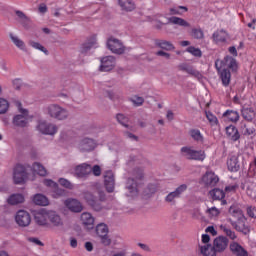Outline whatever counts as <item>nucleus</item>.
I'll list each match as a JSON object with an SVG mask.
<instances>
[{"label":"nucleus","mask_w":256,"mask_h":256,"mask_svg":"<svg viewBox=\"0 0 256 256\" xmlns=\"http://www.w3.org/2000/svg\"><path fill=\"white\" fill-rule=\"evenodd\" d=\"M141 181H143V169L136 168L133 170V177L128 178L126 182V189L128 193L127 197H132L135 199L139 195V186L141 185Z\"/></svg>","instance_id":"f257e3e1"},{"label":"nucleus","mask_w":256,"mask_h":256,"mask_svg":"<svg viewBox=\"0 0 256 256\" xmlns=\"http://www.w3.org/2000/svg\"><path fill=\"white\" fill-rule=\"evenodd\" d=\"M199 251L203 256H217V253L225 251V236L215 238L213 246H211V244L199 246Z\"/></svg>","instance_id":"f03ea898"},{"label":"nucleus","mask_w":256,"mask_h":256,"mask_svg":"<svg viewBox=\"0 0 256 256\" xmlns=\"http://www.w3.org/2000/svg\"><path fill=\"white\" fill-rule=\"evenodd\" d=\"M44 111L50 119H55L56 121H66V119H69V110L59 104H50L45 107Z\"/></svg>","instance_id":"7ed1b4c3"},{"label":"nucleus","mask_w":256,"mask_h":256,"mask_svg":"<svg viewBox=\"0 0 256 256\" xmlns=\"http://www.w3.org/2000/svg\"><path fill=\"white\" fill-rule=\"evenodd\" d=\"M229 214L235 219V220H233L230 218V223H232L233 227H235V229H237V231H240L244 235H249V227L243 226L241 228V226L238 225V224L243 223V221H245V216L243 215V211H241V209L237 208V206H232L229 209Z\"/></svg>","instance_id":"20e7f679"},{"label":"nucleus","mask_w":256,"mask_h":256,"mask_svg":"<svg viewBox=\"0 0 256 256\" xmlns=\"http://www.w3.org/2000/svg\"><path fill=\"white\" fill-rule=\"evenodd\" d=\"M83 199L86 201L87 205L93 209V211H103L105 209V206H103V202L105 201V193L99 192V201L97 200V197L93 195V193L86 191L83 192Z\"/></svg>","instance_id":"39448f33"},{"label":"nucleus","mask_w":256,"mask_h":256,"mask_svg":"<svg viewBox=\"0 0 256 256\" xmlns=\"http://www.w3.org/2000/svg\"><path fill=\"white\" fill-rule=\"evenodd\" d=\"M180 155L189 161H205L206 157L205 151L195 150L191 146H183L180 149Z\"/></svg>","instance_id":"423d86ee"},{"label":"nucleus","mask_w":256,"mask_h":256,"mask_svg":"<svg viewBox=\"0 0 256 256\" xmlns=\"http://www.w3.org/2000/svg\"><path fill=\"white\" fill-rule=\"evenodd\" d=\"M38 131L43 135H55L59 131L57 125L53 123H48L45 120H40L37 125Z\"/></svg>","instance_id":"0eeeda50"},{"label":"nucleus","mask_w":256,"mask_h":256,"mask_svg":"<svg viewBox=\"0 0 256 256\" xmlns=\"http://www.w3.org/2000/svg\"><path fill=\"white\" fill-rule=\"evenodd\" d=\"M96 234L101 239V243L105 245V247H109L111 245V240L109 239V227L107 224L100 223L96 226Z\"/></svg>","instance_id":"6e6552de"},{"label":"nucleus","mask_w":256,"mask_h":256,"mask_svg":"<svg viewBox=\"0 0 256 256\" xmlns=\"http://www.w3.org/2000/svg\"><path fill=\"white\" fill-rule=\"evenodd\" d=\"M238 70L239 64L237 63V60L233 57H226V85L229 84V81H231V75H233V73H235Z\"/></svg>","instance_id":"1a4fd4ad"},{"label":"nucleus","mask_w":256,"mask_h":256,"mask_svg":"<svg viewBox=\"0 0 256 256\" xmlns=\"http://www.w3.org/2000/svg\"><path fill=\"white\" fill-rule=\"evenodd\" d=\"M27 177V170L25 169V166L18 164L14 167L13 171V179L15 185H21L25 183V179Z\"/></svg>","instance_id":"9d476101"},{"label":"nucleus","mask_w":256,"mask_h":256,"mask_svg":"<svg viewBox=\"0 0 256 256\" xmlns=\"http://www.w3.org/2000/svg\"><path fill=\"white\" fill-rule=\"evenodd\" d=\"M15 221L19 227H29L31 225V214L26 210H18Z\"/></svg>","instance_id":"9b49d317"},{"label":"nucleus","mask_w":256,"mask_h":256,"mask_svg":"<svg viewBox=\"0 0 256 256\" xmlns=\"http://www.w3.org/2000/svg\"><path fill=\"white\" fill-rule=\"evenodd\" d=\"M187 191V184H181L174 191L170 192L164 199L166 203H175V199H179L182 194Z\"/></svg>","instance_id":"f8f14e48"},{"label":"nucleus","mask_w":256,"mask_h":256,"mask_svg":"<svg viewBox=\"0 0 256 256\" xmlns=\"http://www.w3.org/2000/svg\"><path fill=\"white\" fill-rule=\"evenodd\" d=\"M201 183L205 185V187H215V185L219 183V176L214 174L213 171H207L202 176Z\"/></svg>","instance_id":"ddd939ff"},{"label":"nucleus","mask_w":256,"mask_h":256,"mask_svg":"<svg viewBox=\"0 0 256 256\" xmlns=\"http://www.w3.org/2000/svg\"><path fill=\"white\" fill-rule=\"evenodd\" d=\"M108 49L112 51V53H116V55H123L125 53V46L123 43L119 41V39L111 38L107 42Z\"/></svg>","instance_id":"4468645a"},{"label":"nucleus","mask_w":256,"mask_h":256,"mask_svg":"<svg viewBox=\"0 0 256 256\" xmlns=\"http://www.w3.org/2000/svg\"><path fill=\"white\" fill-rule=\"evenodd\" d=\"M34 221L37 225L45 226L47 225V220L49 219V210L40 209L34 212Z\"/></svg>","instance_id":"2eb2a0df"},{"label":"nucleus","mask_w":256,"mask_h":256,"mask_svg":"<svg viewBox=\"0 0 256 256\" xmlns=\"http://www.w3.org/2000/svg\"><path fill=\"white\" fill-rule=\"evenodd\" d=\"M96 147L97 143L91 138H84L78 144V149L82 153H89V151H93Z\"/></svg>","instance_id":"dca6fc26"},{"label":"nucleus","mask_w":256,"mask_h":256,"mask_svg":"<svg viewBox=\"0 0 256 256\" xmlns=\"http://www.w3.org/2000/svg\"><path fill=\"white\" fill-rule=\"evenodd\" d=\"M104 185L108 193L115 191V174H113V171L108 170L104 173Z\"/></svg>","instance_id":"f3484780"},{"label":"nucleus","mask_w":256,"mask_h":256,"mask_svg":"<svg viewBox=\"0 0 256 256\" xmlns=\"http://www.w3.org/2000/svg\"><path fill=\"white\" fill-rule=\"evenodd\" d=\"M80 221L85 229L91 230L95 227V217L89 212H83Z\"/></svg>","instance_id":"a211bd4d"},{"label":"nucleus","mask_w":256,"mask_h":256,"mask_svg":"<svg viewBox=\"0 0 256 256\" xmlns=\"http://www.w3.org/2000/svg\"><path fill=\"white\" fill-rule=\"evenodd\" d=\"M29 121V111L23 110L21 114L14 116L13 125L16 127H27Z\"/></svg>","instance_id":"6ab92c4d"},{"label":"nucleus","mask_w":256,"mask_h":256,"mask_svg":"<svg viewBox=\"0 0 256 256\" xmlns=\"http://www.w3.org/2000/svg\"><path fill=\"white\" fill-rule=\"evenodd\" d=\"M74 175L79 178L88 177V175H91V165L87 163H82L75 166Z\"/></svg>","instance_id":"aec40b11"},{"label":"nucleus","mask_w":256,"mask_h":256,"mask_svg":"<svg viewBox=\"0 0 256 256\" xmlns=\"http://www.w3.org/2000/svg\"><path fill=\"white\" fill-rule=\"evenodd\" d=\"M64 205L72 213H81V211H83V204H81L77 199H67L64 202Z\"/></svg>","instance_id":"412c9836"},{"label":"nucleus","mask_w":256,"mask_h":256,"mask_svg":"<svg viewBox=\"0 0 256 256\" xmlns=\"http://www.w3.org/2000/svg\"><path fill=\"white\" fill-rule=\"evenodd\" d=\"M113 67H115V57L106 56L101 59L100 71H112Z\"/></svg>","instance_id":"4be33fe9"},{"label":"nucleus","mask_w":256,"mask_h":256,"mask_svg":"<svg viewBox=\"0 0 256 256\" xmlns=\"http://www.w3.org/2000/svg\"><path fill=\"white\" fill-rule=\"evenodd\" d=\"M154 43L158 49H162L163 51H175V45H173L171 41L156 39Z\"/></svg>","instance_id":"5701e85b"},{"label":"nucleus","mask_w":256,"mask_h":256,"mask_svg":"<svg viewBox=\"0 0 256 256\" xmlns=\"http://www.w3.org/2000/svg\"><path fill=\"white\" fill-rule=\"evenodd\" d=\"M48 219L54 227H61L63 225V220L61 219V216L57 214V212L53 210H48Z\"/></svg>","instance_id":"b1692460"},{"label":"nucleus","mask_w":256,"mask_h":256,"mask_svg":"<svg viewBox=\"0 0 256 256\" xmlns=\"http://www.w3.org/2000/svg\"><path fill=\"white\" fill-rule=\"evenodd\" d=\"M210 197L214 201H221L222 205H225V192L219 188H214L209 192Z\"/></svg>","instance_id":"393cba45"},{"label":"nucleus","mask_w":256,"mask_h":256,"mask_svg":"<svg viewBox=\"0 0 256 256\" xmlns=\"http://www.w3.org/2000/svg\"><path fill=\"white\" fill-rule=\"evenodd\" d=\"M93 48H97L96 38H92L90 41L84 43L80 48V52L82 53V55H87V53H89V51H91V49Z\"/></svg>","instance_id":"a878e982"},{"label":"nucleus","mask_w":256,"mask_h":256,"mask_svg":"<svg viewBox=\"0 0 256 256\" xmlns=\"http://www.w3.org/2000/svg\"><path fill=\"white\" fill-rule=\"evenodd\" d=\"M118 4L122 11H135V2L133 0H118Z\"/></svg>","instance_id":"bb28decb"},{"label":"nucleus","mask_w":256,"mask_h":256,"mask_svg":"<svg viewBox=\"0 0 256 256\" xmlns=\"http://www.w3.org/2000/svg\"><path fill=\"white\" fill-rule=\"evenodd\" d=\"M215 67L220 75V79L222 81V85L225 86V62L223 60H216Z\"/></svg>","instance_id":"cd10ccee"},{"label":"nucleus","mask_w":256,"mask_h":256,"mask_svg":"<svg viewBox=\"0 0 256 256\" xmlns=\"http://www.w3.org/2000/svg\"><path fill=\"white\" fill-rule=\"evenodd\" d=\"M188 134L191 139H193V141H195L196 143H203V141L205 140L203 134H201V130L199 129L192 128L189 130Z\"/></svg>","instance_id":"c85d7f7f"},{"label":"nucleus","mask_w":256,"mask_h":256,"mask_svg":"<svg viewBox=\"0 0 256 256\" xmlns=\"http://www.w3.org/2000/svg\"><path fill=\"white\" fill-rule=\"evenodd\" d=\"M12 43L20 49V51H27V47L25 46V42L21 40L18 36L14 35L13 33H10L9 35Z\"/></svg>","instance_id":"c756f323"},{"label":"nucleus","mask_w":256,"mask_h":256,"mask_svg":"<svg viewBox=\"0 0 256 256\" xmlns=\"http://www.w3.org/2000/svg\"><path fill=\"white\" fill-rule=\"evenodd\" d=\"M226 135L231 141H238L240 137L239 131L237 130V128H235V126L226 127Z\"/></svg>","instance_id":"7c9ffc66"},{"label":"nucleus","mask_w":256,"mask_h":256,"mask_svg":"<svg viewBox=\"0 0 256 256\" xmlns=\"http://www.w3.org/2000/svg\"><path fill=\"white\" fill-rule=\"evenodd\" d=\"M230 250L232 251V253H234V255H237V256L247 255V251H245V249H243L241 245H239V243L237 242H232L230 244Z\"/></svg>","instance_id":"2f4dec72"},{"label":"nucleus","mask_w":256,"mask_h":256,"mask_svg":"<svg viewBox=\"0 0 256 256\" xmlns=\"http://www.w3.org/2000/svg\"><path fill=\"white\" fill-rule=\"evenodd\" d=\"M168 21L169 23H172V25H179V27H191V24H189V22L177 16L170 17Z\"/></svg>","instance_id":"473e14b6"},{"label":"nucleus","mask_w":256,"mask_h":256,"mask_svg":"<svg viewBox=\"0 0 256 256\" xmlns=\"http://www.w3.org/2000/svg\"><path fill=\"white\" fill-rule=\"evenodd\" d=\"M25 201V197L22 194H12L8 198L9 205H19V203H23Z\"/></svg>","instance_id":"72a5a7b5"},{"label":"nucleus","mask_w":256,"mask_h":256,"mask_svg":"<svg viewBox=\"0 0 256 256\" xmlns=\"http://www.w3.org/2000/svg\"><path fill=\"white\" fill-rule=\"evenodd\" d=\"M33 202L35 203V205H40L43 207L49 205V200L43 194L34 195Z\"/></svg>","instance_id":"f704fd0d"},{"label":"nucleus","mask_w":256,"mask_h":256,"mask_svg":"<svg viewBox=\"0 0 256 256\" xmlns=\"http://www.w3.org/2000/svg\"><path fill=\"white\" fill-rule=\"evenodd\" d=\"M32 169L34 173H37L41 177H45V175H47V169H45V166L41 165V163L35 162L32 165Z\"/></svg>","instance_id":"c9c22d12"},{"label":"nucleus","mask_w":256,"mask_h":256,"mask_svg":"<svg viewBox=\"0 0 256 256\" xmlns=\"http://www.w3.org/2000/svg\"><path fill=\"white\" fill-rule=\"evenodd\" d=\"M242 117L246 119V121H253V119H255V111L251 108H243Z\"/></svg>","instance_id":"e433bc0d"},{"label":"nucleus","mask_w":256,"mask_h":256,"mask_svg":"<svg viewBox=\"0 0 256 256\" xmlns=\"http://www.w3.org/2000/svg\"><path fill=\"white\" fill-rule=\"evenodd\" d=\"M227 165L229 171H239V161H237V158L235 156L231 157L228 160Z\"/></svg>","instance_id":"4c0bfd02"},{"label":"nucleus","mask_w":256,"mask_h":256,"mask_svg":"<svg viewBox=\"0 0 256 256\" xmlns=\"http://www.w3.org/2000/svg\"><path fill=\"white\" fill-rule=\"evenodd\" d=\"M190 35L193 39H204L205 38V34L203 33V29L201 28H192Z\"/></svg>","instance_id":"58836bf2"},{"label":"nucleus","mask_w":256,"mask_h":256,"mask_svg":"<svg viewBox=\"0 0 256 256\" xmlns=\"http://www.w3.org/2000/svg\"><path fill=\"white\" fill-rule=\"evenodd\" d=\"M225 117L227 121H231L232 123L239 121V113L237 111H226Z\"/></svg>","instance_id":"ea45409f"},{"label":"nucleus","mask_w":256,"mask_h":256,"mask_svg":"<svg viewBox=\"0 0 256 256\" xmlns=\"http://www.w3.org/2000/svg\"><path fill=\"white\" fill-rule=\"evenodd\" d=\"M15 14L17 16L18 21H20L22 25H26V23H29L30 19L25 13H23V11L15 10Z\"/></svg>","instance_id":"a19ab883"},{"label":"nucleus","mask_w":256,"mask_h":256,"mask_svg":"<svg viewBox=\"0 0 256 256\" xmlns=\"http://www.w3.org/2000/svg\"><path fill=\"white\" fill-rule=\"evenodd\" d=\"M29 45L30 47H33V49H37L38 51H41L45 55H49V51L46 50L45 47L41 45V43L30 40Z\"/></svg>","instance_id":"79ce46f5"},{"label":"nucleus","mask_w":256,"mask_h":256,"mask_svg":"<svg viewBox=\"0 0 256 256\" xmlns=\"http://www.w3.org/2000/svg\"><path fill=\"white\" fill-rule=\"evenodd\" d=\"M65 195V190L62 188H59V184L54 186V188H52V197L54 199H59V197H64Z\"/></svg>","instance_id":"37998d69"},{"label":"nucleus","mask_w":256,"mask_h":256,"mask_svg":"<svg viewBox=\"0 0 256 256\" xmlns=\"http://www.w3.org/2000/svg\"><path fill=\"white\" fill-rule=\"evenodd\" d=\"M213 40L215 43H221L225 41V31L223 30H218L213 33Z\"/></svg>","instance_id":"c03bdc74"},{"label":"nucleus","mask_w":256,"mask_h":256,"mask_svg":"<svg viewBox=\"0 0 256 256\" xmlns=\"http://www.w3.org/2000/svg\"><path fill=\"white\" fill-rule=\"evenodd\" d=\"M155 193H157V185L155 184H149L144 190L145 197H151V195H155Z\"/></svg>","instance_id":"a18cd8bd"},{"label":"nucleus","mask_w":256,"mask_h":256,"mask_svg":"<svg viewBox=\"0 0 256 256\" xmlns=\"http://www.w3.org/2000/svg\"><path fill=\"white\" fill-rule=\"evenodd\" d=\"M116 119L118 123H120V125H122L123 127H126V128L129 127V118L124 114H117Z\"/></svg>","instance_id":"49530a36"},{"label":"nucleus","mask_w":256,"mask_h":256,"mask_svg":"<svg viewBox=\"0 0 256 256\" xmlns=\"http://www.w3.org/2000/svg\"><path fill=\"white\" fill-rule=\"evenodd\" d=\"M9 111V101L5 98H0V115H3Z\"/></svg>","instance_id":"de8ad7c7"},{"label":"nucleus","mask_w":256,"mask_h":256,"mask_svg":"<svg viewBox=\"0 0 256 256\" xmlns=\"http://www.w3.org/2000/svg\"><path fill=\"white\" fill-rule=\"evenodd\" d=\"M130 101L133 103V105H135V107H141V105H143L145 102V99H143V97L134 96L130 99Z\"/></svg>","instance_id":"09e8293b"},{"label":"nucleus","mask_w":256,"mask_h":256,"mask_svg":"<svg viewBox=\"0 0 256 256\" xmlns=\"http://www.w3.org/2000/svg\"><path fill=\"white\" fill-rule=\"evenodd\" d=\"M187 52L191 53V55H194V57H201V55H202L201 49L195 48L193 46L188 47Z\"/></svg>","instance_id":"8fccbe9b"},{"label":"nucleus","mask_w":256,"mask_h":256,"mask_svg":"<svg viewBox=\"0 0 256 256\" xmlns=\"http://www.w3.org/2000/svg\"><path fill=\"white\" fill-rule=\"evenodd\" d=\"M206 118L208 119L209 123L211 125H217L218 123V120L217 118L215 117V115H213V113L211 112H206Z\"/></svg>","instance_id":"3c124183"},{"label":"nucleus","mask_w":256,"mask_h":256,"mask_svg":"<svg viewBox=\"0 0 256 256\" xmlns=\"http://www.w3.org/2000/svg\"><path fill=\"white\" fill-rule=\"evenodd\" d=\"M188 75H192V77H195V79H198V81H201V79H203V74H201V72L194 68L190 70Z\"/></svg>","instance_id":"603ef678"},{"label":"nucleus","mask_w":256,"mask_h":256,"mask_svg":"<svg viewBox=\"0 0 256 256\" xmlns=\"http://www.w3.org/2000/svg\"><path fill=\"white\" fill-rule=\"evenodd\" d=\"M206 213L209 215V217H217V215H219V209L216 207L208 208Z\"/></svg>","instance_id":"864d4df0"},{"label":"nucleus","mask_w":256,"mask_h":256,"mask_svg":"<svg viewBox=\"0 0 256 256\" xmlns=\"http://www.w3.org/2000/svg\"><path fill=\"white\" fill-rule=\"evenodd\" d=\"M192 68H193L192 66H189L186 63H182V64L178 65L179 71H185V73H188V74L190 73Z\"/></svg>","instance_id":"5fc2aeb1"},{"label":"nucleus","mask_w":256,"mask_h":256,"mask_svg":"<svg viewBox=\"0 0 256 256\" xmlns=\"http://www.w3.org/2000/svg\"><path fill=\"white\" fill-rule=\"evenodd\" d=\"M59 183L60 185H62V187H65L66 189H71V187H73V184H71L69 180L65 178H60Z\"/></svg>","instance_id":"6e6d98bb"},{"label":"nucleus","mask_w":256,"mask_h":256,"mask_svg":"<svg viewBox=\"0 0 256 256\" xmlns=\"http://www.w3.org/2000/svg\"><path fill=\"white\" fill-rule=\"evenodd\" d=\"M91 173H93L95 177H99L101 175V166L94 165L93 167H91Z\"/></svg>","instance_id":"4d7b16f0"},{"label":"nucleus","mask_w":256,"mask_h":256,"mask_svg":"<svg viewBox=\"0 0 256 256\" xmlns=\"http://www.w3.org/2000/svg\"><path fill=\"white\" fill-rule=\"evenodd\" d=\"M247 215H249V217H252V219H254L256 217V207H248Z\"/></svg>","instance_id":"13d9d810"},{"label":"nucleus","mask_w":256,"mask_h":256,"mask_svg":"<svg viewBox=\"0 0 256 256\" xmlns=\"http://www.w3.org/2000/svg\"><path fill=\"white\" fill-rule=\"evenodd\" d=\"M156 55L158 57H165V59H171V54H169L163 50H159L158 52H156Z\"/></svg>","instance_id":"bf43d9fd"},{"label":"nucleus","mask_w":256,"mask_h":256,"mask_svg":"<svg viewBox=\"0 0 256 256\" xmlns=\"http://www.w3.org/2000/svg\"><path fill=\"white\" fill-rule=\"evenodd\" d=\"M124 135H125V137L127 138V139H131V141H139V137H137V136H135L133 133H131V132H125L124 133Z\"/></svg>","instance_id":"052dcab7"},{"label":"nucleus","mask_w":256,"mask_h":256,"mask_svg":"<svg viewBox=\"0 0 256 256\" xmlns=\"http://www.w3.org/2000/svg\"><path fill=\"white\" fill-rule=\"evenodd\" d=\"M44 185H46V187H51L52 189H54L55 187H57L58 184L53 180H44Z\"/></svg>","instance_id":"680f3d73"},{"label":"nucleus","mask_w":256,"mask_h":256,"mask_svg":"<svg viewBox=\"0 0 256 256\" xmlns=\"http://www.w3.org/2000/svg\"><path fill=\"white\" fill-rule=\"evenodd\" d=\"M205 233H211V235H213V237H215L217 235V230H215V227H213V226H208L205 229Z\"/></svg>","instance_id":"e2e57ef3"},{"label":"nucleus","mask_w":256,"mask_h":256,"mask_svg":"<svg viewBox=\"0 0 256 256\" xmlns=\"http://www.w3.org/2000/svg\"><path fill=\"white\" fill-rule=\"evenodd\" d=\"M137 245L138 247H140V249H142V251H146V252L151 251V248L147 244L137 243Z\"/></svg>","instance_id":"0e129e2a"},{"label":"nucleus","mask_w":256,"mask_h":256,"mask_svg":"<svg viewBox=\"0 0 256 256\" xmlns=\"http://www.w3.org/2000/svg\"><path fill=\"white\" fill-rule=\"evenodd\" d=\"M209 241H211L209 234H202V243L207 244Z\"/></svg>","instance_id":"69168bd1"},{"label":"nucleus","mask_w":256,"mask_h":256,"mask_svg":"<svg viewBox=\"0 0 256 256\" xmlns=\"http://www.w3.org/2000/svg\"><path fill=\"white\" fill-rule=\"evenodd\" d=\"M230 55H233V57H237L238 53H237V48H235V46H231L229 49H228Z\"/></svg>","instance_id":"338daca9"},{"label":"nucleus","mask_w":256,"mask_h":256,"mask_svg":"<svg viewBox=\"0 0 256 256\" xmlns=\"http://www.w3.org/2000/svg\"><path fill=\"white\" fill-rule=\"evenodd\" d=\"M84 247H85L86 251H89V252L93 251V243H91V242H86Z\"/></svg>","instance_id":"774afa93"}]
</instances>
